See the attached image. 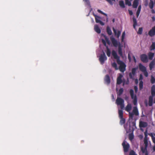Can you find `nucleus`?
Segmentation results:
<instances>
[{
    "instance_id": "obj_18",
    "label": "nucleus",
    "mask_w": 155,
    "mask_h": 155,
    "mask_svg": "<svg viewBox=\"0 0 155 155\" xmlns=\"http://www.w3.org/2000/svg\"><path fill=\"white\" fill-rule=\"evenodd\" d=\"M113 29L115 35H116L117 38H118L121 33L120 31H118L117 32V33L116 30L114 28H113Z\"/></svg>"
},
{
    "instance_id": "obj_43",
    "label": "nucleus",
    "mask_w": 155,
    "mask_h": 155,
    "mask_svg": "<svg viewBox=\"0 0 155 155\" xmlns=\"http://www.w3.org/2000/svg\"><path fill=\"white\" fill-rule=\"evenodd\" d=\"M125 4L128 5L129 6H130L131 5V3L129 0H125Z\"/></svg>"
},
{
    "instance_id": "obj_11",
    "label": "nucleus",
    "mask_w": 155,
    "mask_h": 155,
    "mask_svg": "<svg viewBox=\"0 0 155 155\" xmlns=\"http://www.w3.org/2000/svg\"><path fill=\"white\" fill-rule=\"evenodd\" d=\"M124 100L123 99L118 97L116 101V103L118 105L124 104Z\"/></svg>"
},
{
    "instance_id": "obj_38",
    "label": "nucleus",
    "mask_w": 155,
    "mask_h": 155,
    "mask_svg": "<svg viewBox=\"0 0 155 155\" xmlns=\"http://www.w3.org/2000/svg\"><path fill=\"white\" fill-rule=\"evenodd\" d=\"M149 135L151 137L153 142L155 144V137H154L153 134L151 133Z\"/></svg>"
},
{
    "instance_id": "obj_47",
    "label": "nucleus",
    "mask_w": 155,
    "mask_h": 155,
    "mask_svg": "<svg viewBox=\"0 0 155 155\" xmlns=\"http://www.w3.org/2000/svg\"><path fill=\"white\" fill-rule=\"evenodd\" d=\"M143 72V73L144 75L146 77H148V72L146 70L145 71H144Z\"/></svg>"
},
{
    "instance_id": "obj_26",
    "label": "nucleus",
    "mask_w": 155,
    "mask_h": 155,
    "mask_svg": "<svg viewBox=\"0 0 155 155\" xmlns=\"http://www.w3.org/2000/svg\"><path fill=\"white\" fill-rule=\"evenodd\" d=\"M149 6L150 8L152 9L153 8V6H154V3L153 2L152 0H150V2L149 3Z\"/></svg>"
},
{
    "instance_id": "obj_54",
    "label": "nucleus",
    "mask_w": 155,
    "mask_h": 155,
    "mask_svg": "<svg viewBox=\"0 0 155 155\" xmlns=\"http://www.w3.org/2000/svg\"><path fill=\"white\" fill-rule=\"evenodd\" d=\"M132 125L133 127H135L136 125L135 122L134 121L132 122Z\"/></svg>"
},
{
    "instance_id": "obj_14",
    "label": "nucleus",
    "mask_w": 155,
    "mask_h": 155,
    "mask_svg": "<svg viewBox=\"0 0 155 155\" xmlns=\"http://www.w3.org/2000/svg\"><path fill=\"white\" fill-rule=\"evenodd\" d=\"M104 81L107 84H109L110 83V77L108 74L106 75L104 78Z\"/></svg>"
},
{
    "instance_id": "obj_19",
    "label": "nucleus",
    "mask_w": 155,
    "mask_h": 155,
    "mask_svg": "<svg viewBox=\"0 0 155 155\" xmlns=\"http://www.w3.org/2000/svg\"><path fill=\"white\" fill-rule=\"evenodd\" d=\"M139 68L140 71L142 72L146 70V68L142 64L140 63L139 65Z\"/></svg>"
},
{
    "instance_id": "obj_33",
    "label": "nucleus",
    "mask_w": 155,
    "mask_h": 155,
    "mask_svg": "<svg viewBox=\"0 0 155 155\" xmlns=\"http://www.w3.org/2000/svg\"><path fill=\"white\" fill-rule=\"evenodd\" d=\"M119 4L122 8H124L125 7L123 1H120L119 2Z\"/></svg>"
},
{
    "instance_id": "obj_44",
    "label": "nucleus",
    "mask_w": 155,
    "mask_h": 155,
    "mask_svg": "<svg viewBox=\"0 0 155 155\" xmlns=\"http://www.w3.org/2000/svg\"><path fill=\"white\" fill-rule=\"evenodd\" d=\"M107 1L110 5H113V2H115V0H105Z\"/></svg>"
},
{
    "instance_id": "obj_9",
    "label": "nucleus",
    "mask_w": 155,
    "mask_h": 155,
    "mask_svg": "<svg viewBox=\"0 0 155 155\" xmlns=\"http://www.w3.org/2000/svg\"><path fill=\"white\" fill-rule=\"evenodd\" d=\"M144 143L145 144V147L144 148L142 147L141 148V151L143 153H146V155H147V140H144Z\"/></svg>"
},
{
    "instance_id": "obj_24",
    "label": "nucleus",
    "mask_w": 155,
    "mask_h": 155,
    "mask_svg": "<svg viewBox=\"0 0 155 155\" xmlns=\"http://www.w3.org/2000/svg\"><path fill=\"white\" fill-rule=\"evenodd\" d=\"M155 65V61L153 60L149 64L150 69V70H152V69L154 68V67Z\"/></svg>"
},
{
    "instance_id": "obj_55",
    "label": "nucleus",
    "mask_w": 155,
    "mask_h": 155,
    "mask_svg": "<svg viewBox=\"0 0 155 155\" xmlns=\"http://www.w3.org/2000/svg\"><path fill=\"white\" fill-rule=\"evenodd\" d=\"M102 42L104 45H106V41L104 40V39L102 40Z\"/></svg>"
},
{
    "instance_id": "obj_3",
    "label": "nucleus",
    "mask_w": 155,
    "mask_h": 155,
    "mask_svg": "<svg viewBox=\"0 0 155 155\" xmlns=\"http://www.w3.org/2000/svg\"><path fill=\"white\" fill-rule=\"evenodd\" d=\"M107 59V57L106 56L105 53L103 52V54H101L99 57V60L101 64H103L104 61Z\"/></svg>"
},
{
    "instance_id": "obj_32",
    "label": "nucleus",
    "mask_w": 155,
    "mask_h": 155,
    "mask_svg": "<svg viewBox=\"0 0 155 155\" xmlns=\"http://www.w3.org/2000/svg\"><path fill=\"white\" fill-rule=\"evenodd\" d=\"M123 92V88H120L118 92L117 93V95L118 97L120 96Z\"/></svg>"
},
{
    "instance_id": "obj_8",
    "label": "nucleus",
    "mask_w": 155,
    "mask_h": 155,
    "mask_svg": "<svg viewBox=\"0 0 155 155\" xmlns=\"http://www.w3.org/2000/svg\"><path fill=\"white\" fill-rule=\"evenodd\" d=\"M110 39L114 46L117 47L118 45H119V43L120 42H118L114 38L111 36L110 38Z\"/></svg>"
},
{
    "instance_id": "obj_7",
    "label": "nucleus",
    "mask_w": 155,
    "mask_h": 155,
    "mask_svg": "<svg viewBox=\"0 0 155 155\" xmlns=\"http://www.w3.org/2000/svg\"><path fill=\"white\" fill-rule=\"evenodd\" d=\"M93 15L95 17V21L97 23H99L102 25H104V23L101 20V18L100 17L94 14Z\"/></svg>"
},
{
    "instance_id": "obj_5",
    "label": "nucleus",
    "mask_w": 155,
    "mask_h": 155,
    "mask_svg": "<svg viewBox=\"0 0 155 155\" xmlns=\"http://www.w3.org/2000/svg\"><path fill=\"white\" fill-rule=\"evenodd\" d=\"M140 58L142 62L146 63L148 61V59L147 55L145 54H143L140 55Z\"/></svg>"
},
{
    "instance_id": "obj_58",
    "label": "nucleus",
    "mask_w": 155,
    "mask_h": 155,
    "mask_svg": "<svg viewBox=\"0 0 155 155\" xmlns=\"http://www.w3.org/2000/svg\"><path fill=\"white\" fill-rule=\"evenodd\" d=\"M133 58L134 59V62H136V58H135V56H133Z\"/></svg>"
},
{
    "instance_id": "obj_15",
    "label": "nucleus",
    "mask_w": 155,
    "mask_h": 155,
    "mask_svg": "<svg viewBox=\"0 0 155 155\" xmlns=\"http://www.w3.org/2000/svg\"><path fill=\"white\" fill-rule=\"evenodd\" d=\"M140 0H134L132 5L133 7L134 8H137L139 4V2Z\"/></svg>"
},
{
    "instance_id": "obj_29",
    "label": "nucleus",
    "mask_w": 155,
    "mask_h": 155,
    "mask_svg": "<svg viewBox=\"0 0 155 155\" xmlns=\"http://www.w3.org/2000/svg\"><path fill=\"white\" fill-rule=\"evenodd\" d=\"M141 5H140L139 6L137 10V12H136V15L137 16V17H138L139 16V15L140 14V11H141Z\"/></svg>"
},
{
    "instance_id": "obj_31",
    "label": "nucleus",
    "mask_w": 155,
    "mask_h": 155,
    "mask_svg": "<svg viewBox=\"0 0 155 155\" xmlns=\"http://www.w3.org/2000/svg\"><path fill=\"white\" fill-rule=\"evenodd\" d=\"M107 34L109 35H111L112 34V31L109 26H107Z\"/></svg>"
},
{
    "instance_id": "obj_64",
    "label": "nucleus",
    "mask_w": 155,
    "mask_h": 155,
    "mask_svg": "<svg viewBox=\"0 0 155 155\" xmlns=\"http://www.w3.org/2000/svg\"><path fill=\"white\" fill-rule=\"evenodd\" d=\"M114 20H114V19H113L112 21H113V22H114Z\"/></svg>"
},
{
    "instance_id": "obj_62",
    "label": "nucleus",
    "mask_w": 155,
    "mask_h": 155,
    "mask_svg": "<svg viewBox=\"0 0 155 155\" xmlns=\"http://www.w3.org/2000/svg\"><path fill=\"white\" fill-rule=\"evenodd\" d=\"M145 104L146 105V106H147V101H145Z\"/></svg>"
},
{
    "instance_id": "obj_40",
    "label": "nucleus",
    "mask_w": 155,
    "mask_h": 155,
    "mask_svg": "<svg viewBox=\"0 0 155 155\" xmlns=\"http://www.w3.org/2000/svg\"><path fill=\"white\" fill-rule=\"evenodd\" d=\"M112 66L115 68L116 70H117L118 68L117 67V64L115 62H114L112 64Z\"/></svg>"
},
{
    "instance_id": "obj_45",
    "label": "nucleus",
    "mask_w": 155,
    "mask_h": 155,
    "mask_svg": "<svg viewBox=\"0 0 155 155\" xmlns=\"http://www.w3.org/2000/svg\"><path fill=\"white\" fill-rule=\"evenodd\" d=\"M125 35V32L124 31V32H123L122 35L121 41L122 42H123L124 41Z\"/></svg>"
},
{
    "instance_id": "obj_23",
    "label": "nucleus",
    "mask_w": 155,
    "mask_h": 155,
    "mask_svg": "<svg viewBox=\"0 0 155 155\" xmlns=\"http://www.w3.org/2000/svg\"><path fill=\"white\" fill-rule=\"evenodd\" d=\"M151 94L152 96L153 97L155 95V86L153 85L151 87Z\"/></svg>"
},
{
    "instance_id": "obj_61",
    "label": "nucleus",
    "mask_w": 155,
    "mask_h": 155,
    "mask_svg": "<svg viewBox=\"0 0 155 155\" xmlns=\"http://www.w3.org/2000/svg\"><path fill=\"white\" fill-rule=\"evenodd\" d=\"M86 1L87 2V4L88 5H90V3L89 1H88V0H86Z\"/></svg>"
},
{
    "instance_id": "obj_6",
    "label": "nucleus",
    "mask_w": 155,
    "mask_h": 155,
    "mask_svg": "<svg viewBox=\"0 0 155 155\" xmlns=\"http://www.w3.org/2000/svg\"><path fill=\"white\" fill-rule=\"evenodd\" d=\"M123 146L124 152H127L128 151L130 148V145L129 143H127L126 144V141L124 140L122 143Z\"/></svg>"
},
{
    "instance_id": "obj_36",
    "label": "nucleus",
    "mask_w": 155,
    "mask_h": 155,
    "mask_svg": "<svg viewBox=\"0 0 155 155\" xmlns=\"http://www.w3.org/2000/svg\"><path fill=\"white\" fill-rule=\"evenodd\" d=\"M139 89L140 90L143 89V82L142 81H141L139 83Z\"/></svg>"
},
{
    "instance_id": "obj_57",
    "label": "nucleus",
    "mask_w": 155,
    "mask_h": 155,
    "mask_svg": "<svg viewBox=\"0 0 155 155\" xmlns=\"http://www.w3.org/2000/svg\"><path fill=\"white\" fill-rule=\"evenodd\" d=\"M135 82L136 84H137L138 83V81L137 79H136L135 80Z\"/></svg>"
},
{
    "instance_id": "obj_42",
    "label": "nucleus",
    "mask_w": 155,
    "mask_h": 155,
    "mask_svg": "<svg viewBox=\"0 0 155 155\" xmlns=\"http://www.w3.org/2000/svg\"><path fill=\"white\" fill-rule=\"evenodd\" d=\"M143 31V28L142 27L139 28L137 33L138 34L141 35Z\"/></svg>"
},
{
    "instance_id": "obj_16",
    "label": "nucleus",
    "mask_w": 155,
    "mask_h": 155,
    "mask_svg": "<svg viewBox=\"0 0 155 155\" xmlns=\"http://www.w3.org/2000/svg\"><path fill=\"white\" fill-rule=\"evenodd\" d=\"M147 126V123L146 122L140 121L139 123V127H145Z\"/></svg>"
},
{
    "instance_id": "obj_21",
    "label": "nucleus",
    "mask_w": 155,
    "mask_h": 155,
    "mask_svg": "<svg viewBox=\"0 0 155 155\" xmlns=\"http://www.w3.org/2000/svg\"><path fill=\"white\" fill-rule=\"evenodd\" d=\"M153 97L152 96H150L149 98V105L150 106H151L153 105Z\"/></svg>"
},
{
    "instance_id": "obj_35",
    "label": "nucleus",
    "mask_w": 155,
    "mask_h": 155,
    "mask_svg": "<svg viewBox=\"0 0 155 155\" xmlns=\"http://www.w3.org/2000/svg\"><path fill=\"white\" fill-rule=\"evenodd\" d=\"M150 51L154 50L155 49V42H153L150 48Z\"/></svg>"
},
{
    "instance_id": "obj_52",
    "label": "nucleus",
    "mask_w": 155,
    "mask_h": 155,
    "mask_svg": "<svg viewBox=\"0 0 155 155\" xmlns=\"http://www.w3.org/2000/svg\"><path fill=\"white\" fill-rule=\"evenodd\" d=\"M143 79V76L142 75V74H140V78H139V80H141L142 81V80Z\"/></svg>"
},
{
    "instance_id": "obj_51",
    "label": "nucleus",
    "mask_w": 155,
    "mask_h": 155,
    "mask_svg": "<svg viewBox=\"0 0 155 155\" xmlns=\"http://www.w3.org/2000/svg\"><path fill=\"white\" fill-rule=\"evenodd\" d=\"M120 106V108L121 109H123L124 107V104H120L119 105Z\"/></svg>"
},
{
    "instance_id": "obj_49",
    "label": "nucleus",
    "mask_w": 155,
    "mask_h": 155,
    "mask_svg": "<svg viewBox=\"0 0 155 155\" xmlns=\"http://www.w3.org/2000/svg\"><path fill=\"white\" fill-rule=\"evenodd\" d=\"M129 155H136L134 151L133 150H131L129 153Z\"/></svg>"
},
{
    "instance_id": "obj_27",
    "label": "nucleus",
    "mask_w": 155,
    "mask_h": 155,
    "mask_svg": "<svg viewBox=\"0 0 155 155\" xmlns=\"http://www.w3.org/2000/svg\"><path fill=\"white\" fill-rule=\"evenodd\" d=\"M132 99L133 100V104H134V105H136L137 104V99L136 96V95H135L134 97H133V98Z\"/></svg>"
},
{
    "instance_id": "obj_41",
    "label": "nucleus",
    "mask_w": 155,
    "mask_h": 155,
    "mask_svg": "<svg viewBox=\"0 0 155 155\" xmlns=\"http://www.w3.org/2000/svg\"><path fill=\"white\" fill-rule=\"evenodd\" d=\"M151 82L152 84L155 83V78L153 76V75L151 76Z\"/></svg>"
},
{
    "instance_id": "obj_4",
    "label": "nucleus",
    "mask_w": 155,
    "mask_h": 155,
    "mask_svg": "<svg viewBox=\"0 0 155 155\" xmlns=\"http://www.w3.org/2000/svg\"><path fill=\"white\" fill-rule=\"evenodd\" d=\"M137 68H133L132 69L131 72L129 73V77L130 79L134 80V77L136 74V71Z\"/></svg>"
},
{
    "instance_id": "obj_1",
    "label": "nucleus",
    "mask_w": 155,
    "mask_h": 155,
    "mask_svg": "<svg viewBox=\"0 0 155 155\" xmlns=\"http://www.w3.org/2000/svg\"><path fill=\"white\" fill-rule=\"evenodd\" d=\"M112 54L114 58L117 59L118 64L120 65L119 67L120 71L121 72H124L126 70V64L124 62L120 60V57L117 55L115 51L113 50Z\"/></svg>"
},
{
    "instance_id": "obj_10",
    "label": "nucleus",
    "mask_w": 155,
    "mask_h": 155,
    "mask_svg": "<svg viewBox=\"0 0 155 155\" xmlns=\"http://www.w3.org/2000/svg\"><path fill=\"white\" fill-rule=\"evenodd\" d=\"M148 35L150 37H153L155 35V26L152 28L148 32Z\"/></svg>"
},
{
    "instance_id": "obj_17",
    "label": "nucleus",
    "mask_w": 155,
    "mask_h": 155,
    "mask_svg": "<svg viewBox=\"0 0 155 155\" xmlns=\"http://www.w3.org/2000/svg\"><path fill=\"white\" fill-rule=\"evenodd\" d=\"M132 109V106L130 104H129L126 106L125 108V110L129 112H130Z\"/></svg>"
},
{
    "instance_id": "obj_39",
    "label": "nucleus",
    "mask_w": 155,
    "mask_h": 155,
    "mask_svg": "<svg viewBox=\"0 0 155 155\" xmlns=\"http://www.w3.org/2000/svg\"><path fill=\"white\" fill-rule=\"evenodd\" d=\"M110 51L109 49V48H108L107 47V52L106 53L107 56L109 57L110 56Z\"/></svg>"
},
{
    "instance_id": "obj_20",
    "label": "nucleus",
    "mask_w": 155,
    "mask_h": 155,
    "mask_svg": "<svg viewBox=\"0 0 155 155\" xmlns=\"http://www.w3.org/2000/svg\"><path fill=\"white\" fill-rule=\"evenodd\" d=\"M94 30L98 34H100L101 32V29L97 25H94Z\"/></svg>"
},
{
    "instance_id": "obj_46",
    "label": "nucleus",
    "mask_w": 155,
    "mask_h": 155,
    "mask_svg": "<svg viewBox=\"0 0 155 155\" xmlns=\"http://www.w3.org/2000/svg\"><path fill=\"white\" fill-rule=\"evenodd\" d=\"M97 11L98 12L101 14H102L104 15H105L106 16H107V15L104 12H103L102 11H101V10H99V9H98L97 10Z\"/></svg>"
},
{
    "instance_id": "obj_48",
    "label": "nucleus",
    "mask_w": 155,
    "mask_h": 155,
    "mask_svg": "<svg viewBox=\"0 0 155 155\" xmlns=\"http://www.w3.org/2000/svg\"><path fill=\"white\" fill-rule=\"evenodd\" d=\"M105 39L106 41L107 42V44L108 45H110V41L109 40V39H108V38L107 37H105Z\"/></svg>"
},
{
    "instance_id": "obj_63",
    "label": "nucleus",
    "mask_w": 155,
    "mask_h": 155,
    "mask_svg": "<svg viewBox=\"0 0 155 155\" xmlns=\"http://www.w3.org/2000/svg\"><path fill=\"white\" fill-rule=\"evenodd\" d=\"M153 150L154 151H155V147H153Z\"/></svg>"
},
{
    "instance_id": "obj_50",
    "label": "nucleus",
    "mask_w": 155,
    "mask_h": 155,
    "mask_svg": "<svg viewBox=\"0 0 155 155\" xmlns=\"http://www.w3.org/2000/svg\"><path fill=\"white\" fill-rule=\"evenodd\" d=\"M134 89L136 93H137L138 91V87L137 86H135L134 87Z\"/></svg>"
},
{
    "instance_id": "obj_60",
    "label": "nucleus",
    "mask_w": 155,
    "mask_h": 155,
    "mask_svg": "<svg viewBox=\"0 0 155 155\" xmlns=\"http://www.w3.org/2000/svg\"><path fill=\"white\" fill-rule=\"evenodd\" d=\"M152 19L153 21H155V17L154 16H153L152 17Z\"/></svg>"
},
{
    "instance_id": "obj_56",
    "label": "nucleus",
    "mask_w": 155,
    "mask_h": 155,
    "mask_svg": "<svg viewBox=\"0 0 155 155\" xmlns=\"http://www.w3.org/2000/svg\"><path fill=\"white\" fill-rule=\"evenodd\" d=\"M128 59L129 60V61H130L131 60V57L130 56V55L129 54H128Z\"/></svg>"
},
{
    "instance_id": "obj_13",
    "label": "nucleus",
    "mask_w": 155,
    "mask_h": 155,
    "mask_svg": "<svg viewBox=\"0 0 155 155\" xmlns=\"http://www.w3.org/2000/svg\"><path fill=\"white\" fill-rule=\"evenodd\" d=\"M122 77V75L120 74L119 76L117 78V84H120L122 82V80L121 78Z\"/></svg>"
},
{
    "instance_id": "obj_59",
    "label": "nucleus",
    "mask_w": 155,
    "mask_h": 155,
    "mask_svg": "<svg viewBox=\"0 0 155 155\" xmlns=\"http://www.w3.org/2000/svg\"><path fill=\"white\" fill-rule=\"evenodd\" d=\"M151 12H152V13L153 14H154L155 13V11L154 9H153V8L152 9Z\"/></svg>"
},
{
    "instance_id": "obj_12",
    "label": "nucleus",
    "mask_w": 155,
    "mask_h": 155,
    "mask_svg": "<svg viewBox=\"0 0 155 155\" xmlns=\"http://www.w3.org/2000/svg\"><path fill=\"white\" fill-rule=\"evenodd\" d=\"M118 53L121 57H123L122 49L120 43H119V45L118 47Z\"/></svg>"
},
{
    "instance_id": "obj_53",
    "label": "nucleus",
    "mask_w": 155,
    "mask_h": 155,
    "mask_svg": "<svg viewBox=\"0 0 155 155\" xmlns=\"http://www.w3.org/2000/svg\"><path fill=\"white\" fill-rule=\"evenodd\" d=\"M128 11H129V14L130 15H132L133 14V13L132 11L131 10H129Z\"/></svg>"
},
{
    "instance_id": "obj_34",
    "label": "nucleus",
    "mask_w": 155,
    "mask_h": 155,
    "mask_svg": "<svg viewBox=\"0 0 155 155\" xmlns=\"http://www.w3.org/2000/svg\"><path fill=\"white\" fill-rule=\"evenodd\" d=\"M134 135L133 133L129 134V140L132 141L134 138Z\"/></svg>"
},
{
    "instance_id": "obj_22",
    "label": "nucleus",
    "mask_w": 155,
    "mask_h": 155,
    "mask_svg": "<svg viewBox=\"0 0 155 155\" xmlns=\"http://www.w3.org/2000/svg\"><path fill=\"white\" fill-rule=\"evenodd\" d=\"M148 59L150 60H152L154 56V53L150 52H149L148 54Z\"/></svg>"
},
{
    "instance_id": "obj_37",
    "label": "nucleus",
    "mask_w": 155,
    "mask_h": 155,
    "mask_svg": "<svg viewBox=\"0 0 155 155\" xmlns=\"http://www.w3.org/2000/svg\"><path fill=\"white\" fill-rule=\"evenodd\" d=\"M130 93L131 98H133V97H134V90L132 89H130Z\"/></svg>"
},
{
    "instance_id": "obj_30",
    "label": "nucleus",
    "mask_w": 155,
    "mask_h": 155,
    "mask_svg": "<svg viewBox=\"0 0 155 155\" xmlns=\"http://www.w3.org/2000/svg\"><path fill=\"white\" fill-rule=\"evenodd\" d=\"M118 114L119 118L123 117V113L122 110H119Z\"/></svg>"
},
{
    "instance_id": "obj_2",
    "label": "nucleus",
    "mask_w": 155,
    "mask_h": 155,
    "mask_svg": "<svg viewBox=\"0 0 155 155\" xmlns=\"http://www.w3.org/2000/svg\"><path fill=\"white\" fill-rule=\"evenodd\" d=\"M139 112L137 108L136 107H133L132 112H129V118L130 119L133 120L134 115L137 116L139 115Z\"/></svg>"
},
{
    "instance_id": "obj_28",
    "label": "nucleus",
    "mask_w": 155,
    "mask_h": 155,
    "mask_svg": "<svg viewBox=\"0 0 155 155\" xmlns=\"http://www.w3.org/2000/svg\"><path fill=\"white\" fill-rule=\"evenodd\" d=\"M120 124L121 125H123L124 124L125 122V119L123 118H120Z\"/></svg>"
},
{
    "instance_id": "obj_25",
    "label": "nucleus",
    "mask_w": 155,
    "mask_h": 155,
    "mask_svg": "<svg viewBox=\"0 0 155 155\" xmlns=\"http://www.w3.org/2000/svg\"><path fill=\"white\" fill-rule=\"evenodd\" d=\"M133 21L134 23L133 27L134 29L136 28V26L137 25L136 19L134 17L133 18Z\"/></svg>"
}]
</instances>
